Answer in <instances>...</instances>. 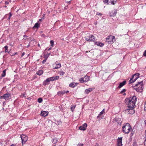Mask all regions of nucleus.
<instances>
[{
  "label": "nucleus",
  "mask_w": 146,
  "mask_h": 146,
  "mask_svg": "<svg viewBox=\"0 0 146 146\" xmlns=\"http://www.w3.org/2000/svg\"><path fill=\"white\" fill-rule=\"evenodd\" d=\"M136 101L137 98L135 96L131 97L129 98H126L125 100V103L128 104V106L131 107H135Z\"/></svg>",
  "instance_id": "1"
},
{
  "label": "nucleus",
  "mask_w": 146,
  "mask_h": 146,
  "mask_svg": "<svg viewBox=\"0 0 146 146\" xmlns=\"http://www.w3.org/2000/svg\"><path fill=\"white\" fill-rule=\"evenodd\" d=\"M122 128L123 132L125 134L129 133L132 129L131 126L129 123L124 124L123 125Z\"/></svg>",
  "instance_id": "2"
},
{
  "label": "nucleus",
  "mask_w": 146,
  "mask_h": 146,
  "mask_svg": "<svg viewBox=\"0 0 146 146\" xmlns=\"http://www.w3.org/2000/svg\"><path fill=\"white\" fill-rule=\"evenodd\" d=\"M143 81L138 82L137 84L134 86H132L133 88L137 92H141L143 90Z\"/></svg>",
  "instance_id": "3"
},
{
  "label": "nucleus",
  "mask_w": 146,
  "mask_h": 146,
  "mask_svg": "<svg viewBox=\"0 0 146 146\" xmlns=\"http://www.w3.org/2000/svg\"><path fill=\"white\" fill-rule=\"evenodd\" d=\"M59 78L58 76H53L50 78H48L44 81L43 82V84L44 85H48L49 84V82L50 81H53L58 80Z\"/></svg>",
  "instance_id": "4"
},
{
  "label": "nucleus",
  "mask_w": 146,
  "mask_h": 146,
  "mask_svg": "<svg viewBox=\"0 0 146 146\" xmlns=\"http://www.w3.org/2000/svg\"><path fill=\"white\" fill-rule=\"evenodd\" d=\"M115 41V37L114 36L110 35L108 36L106 39V42L110 44L113 43Z\"/></svg>",
  "instance_id": "5"
},
{
  "label": "nucleus",
  "mask_w": 146,
  "mask_h": 146,
  "mask_svg": "<svg viewBox=\"0 0 146 146\" xmlns=\"http://www.w3.org/2000/svg\"><path fill=\"white\" fill-rule=\"evenodd\" d=\"M134 108L135 107H131L128 106V108L125 110V112L128 114H133L135 112V110L134 109Z\"/></svg>",
  "instance_id": "6"
},
{
  "label": "nucleus",
  "mask_w": 146,
  "mask_h": 146,
  "mask_svg": "<svg viewBox=\"0 0 146 146\" xmlns=\"http://www.w3.org/2000/svg\"><path fill=\"white\" fill-rule=\"evenodd\" d=\"M113 123L117 124V125H121L122 121L120 118L118 117H116L113 120Z\"/></svg>",
  "instance_id": "7"
},
{
  "label": "nucleus",
  "mask_w": 146,
  "mask_h": 146,
  "mask_svg": "<svg viewBox=\"0 0 146 146\" xmlns=\"http://www.w3.org/2000/svg\"><path fill=\"white\" fill-rule=\"evenodd\" d=\"M21 138L23 144H24L27 141L28 137L24 135H21Z\"/></svg>",
  "instance_id": "8"
},
{
  "label": "nucleus",
  "mask_w": 146,
  "mask_h": 146,
  "mask_svg": "<svg viewBox=\"0 0 146 146\" xmlns=\"http://www.w3.org/2000/svg\"><path fill=\"white\" fill-rule=\"evenodd\" d=\"M122 137H118L117 139V146H122Z\"/></svg>",
  "instance_id": "9"
},
{
  "label": "nucleus",
  "mask_w": 146,
  "mask_h": 146,
  "mask_svg": "<svg viewBox=\"0 0 146 146\" xmlns=\"http://www.w3.org/2000/svg\"><path fill=\"white\" fill-rule=\"evenodd\" d=\"M3 98L5 100H8L11 97V94L7 93L3 95Z\"/></svg>",
  "instance_id": "10"
},
{
  "label": "nucleus",
  "mask_w": 146,
  "mask_h": 146,
  "mask_svg": "<svg viewBox=\"0 0 146 146\" xmlns=\"http://www.w3.org/2000/svg\"><path fill=\"white\" fill-rule=\"evenodd\" d=\"M117 11L116 9H114L111 11L110 13V16L111 17H114L117 14Z\"/></svg>",
  "instance_id": "11"
},
{
  "label": "nucleus",
  "mask_w": 146,
  "mask_h": 146,
  "mask_svg": "<svg viewBox=\"0 0 146 146\" xmlns=\"http://www.w3.org/2000/svg\"><path fill=\"white\" fill-rule=\"evenodd\" d=\"M86 40L87 41H94L95 40V37L93 35H92L89 38H86Z\"/></svg>",
  "instance_id": "12"
},
{
  "label": "nucleus",
  "mask_w": 146,
  "mask_h": 146,
  "mask_svg": "<svg viewBox=\"0 0 146 146\" xmlns=\"http://www.w3.org/2000/svg\"><path fill=\"white\" fill-rule=\"evenodd\" d=\"M87 126V124L84 123L79 127V129L81 130L84 131L86 129Z\"/></svg>",
  "instance_id": "13"
},
{
  "label": "nucleus",
  "mask_w": 146,
  "mask_h": 146,
  "mask_svg": "<svg viewBox=\"0 0 146 146\" xmlns=\"http://www.w3.org/2000/svg\"><path fill=\"white\" fill-rule=\"evenodd\" d=\"M139 74H135L133 75L132 78L134 82L139 78Z\"/></svg>",
  "instance_id": "14"
},
{
  "label": "nucleus",
  "mask_w": 146,
  "mask_h": 146,
  "mask_svg": "<svg viewBox=\"0 0 146 146\" xmlns=\"http://www.w3.org/2000/svg\"><path fill=\"white\" fill-rule=\"evenodd\" d=\"M48 111H42L40 114L41 116L45 117L48 115Z\"/></svg>",
  "instance_id": "15"
},
{
  "label": "nucleus",
  "mask_w": 146,
  "mask_h": 146,
  "mask_svg": "<svg viewBox=\"0 0 146 146\" xmlns=\"http://www.w3.org/2000/svg\"><path fill=\"white\" fill-rule=\"evenodd\" d=\"M78 83L75 82H72L69 85V86L71 88H74L76 86Z\"/></svg>",
  "instance_id": "16"
},
{
  "label": "nucleus",
  "mask_w": 146,
  "mask_h": 146,
  "mask_svg": "<svg viewBox=\"0 0 146 146\" xmlns=\"http://www.w3.org/2000/svg\"><path fill=\"white\" fill-rule=\"evenodd\" d=\"M126 82L125 81H123L122 82L120 83L118 86V88H121L125 84Z\"/></svg>",
  "instance_id": "17"
},
{
  "label": "nucleus",
  "mask_w": 146,
  "mask_h": 146,
  "mask_svg": "<svg viewBox=\"0 0 146 146\" xmlns=\"http://www.w3.org/2000/svg\"><path fill=\"white\" fill-rule=\"evenodd\" d=\"M95 44L100 47H102L104 45V44L103 43L99 42H95Z\"/></svg>",
  "instance_id": "18"
},
{
  "label": "nucleus",
  "mask_w": 146,
  "mask_h": 146,
  "mask_svg": "<svg viewBox=\"0 0 146 146\" xmlns=\"http://www.w3.org/2000/svg\"><path fill=\"white\" fill-rule=\"evenodd\" d=\"M93 89L92 88H90L86 89L85 91V93L86 94H88L90 92L93 90Z\"/></svg>",
  "instance_id": "19"
},
{
  "label": "nucleus",
  "mask_w": 146,
  "mask_h": 146,
  "mask_svg": "<svg viewBox=\"0 0 146 146\" xmlns=\"http://www.w3.org/2000/svg\"><path fill=\"white\" fill-rule=\"evenodd\" d=\"M108 3L114 5L116 3V0H108Z\"/></svg>",
  "instance_id": "20"
},
{
  "label": "nucleus",
  "mask_w": 146,
  "mask_h": 146,
  "mask_svg": "<svg viewBox=\"0 0 146 146\" xmlns=\"http://www.w3.org/2000/svg\"><path fill=\"white\" fill-rule=\"evenodd\" d=\"M84 82H87L90 80V76H86L84 78Z\"/></svg>",
  "instance_id": "21"
},
{
  "label": "nucleus",
  "mask_w": 146,
  "mask_h": 146,
  "mask_svg": "<svg viewBox=\"0 0 146 146\" xmlns=\"http://www.w3.org/2000/svg\"><path fill=\"white\" fill-rule=\"evenodd\" d=\"M105 109H103V110L101 111V112H100V113L97 116V118H99L100 116H101V115L105 113Z\"/></svg>",
  "instance_id": "22"
},
{
  "label": "nucleus",
  "mask_w": 146,
  "mask_h": 146,
  "mask_svg": "<svg viewBox=\"0 0 146 146\" xmlns=\"http://www.w3.org/2000/svg\"><path fill=\"white\" fill-rule=\"evenodd\" d=\"M43 73V71L41 70H40L38 71L36 73L37 75L39 76L41 75Z\"/></svg>",
  "instance_id": "23"
},
{
  "label": "nucleus",
  "mask_w": 146,
  "mask_h": 146,
  "mask_svg": "<svg viewBox=\"0 0 146 146\" xmlns=\"http://www.w3.org/2000/svg\"><path fill=\"white\" fill-rule=\"evenodd\" d=\"M65 93V91H61L59 92L58 93V94L59 95H62L64 94Z\"/></svg>",
  "instance_id": "24"
},
{
  "label": "nucleus",
  "mask_w": 146,
  "mask_h": 146,
  "mask_svg": "<svg viewBox=\"0 0 146 146\" xmlns=\"http://www.w3.org/2000/svg\"><path fill=\"white\" fill-rule=\"evenodd\" d=\"M61 67V64L60 63H59L58 64H56L55 67L54 68L55 69H57L58 68H60Z\"/></svg>",
  "instance_id": "25"
},
{
  "label": "nucleus",
  "mask_w": 146,
  "mask_h": 146,
  "mask_svg": "<svg viewBox=\"0 0 146 146\" xmlns=\"http://www.w3.org/2000/svg\"><path fill=\"white\" fill-rule=\"evenodd\" d=\"M126 91V90L125 89H124L121 91L120 93L121 94H123V95H126V94L125 93V92Z\"/></svg>",
  "instance_id": "26"
},
{
  "label": "nucleus",
  "mask_w": 146,
  "mask_h": 146,
  "mask_svg": "<svg viewBox=\"0 0 146 146\" xmlns=\"http://www.w3.org/2000/svg\"><path fill=\"white\" fill-rule=\"evenodd\" d=\"M40 27V25L39 24L37 23H36L34 26L33 27V28H39Z\"/></svg>",
  "instance_id": "27"
},
{
  "label": "nucleus",
  "mask_w": 146,
  "mask_h": 146,
  "mask_svg": "<svg viewBox=\"0 0 146 146\" xmlns=\"http://www.w3.org/2000/svg\"><path fill=\"white\" fill-rule=\"evenodd\" d=\"M6 75V70H3V73L1 74V76L3 77H4Z\"/></svg>",
  "instance_id": "28"
},
{
  "label": "nucleus",
  "mask_w": 146,
  "mask_h": 146,
  "mask_svg": "<svg viewBox=\"0 0 146 146\" xmlns=\"http://www.w3.org/2000/svg\"><path fill=\"white\" fill-rule=\"evenodd\" d=\"M79 80L80 82H81V83H83L84 82H84V78H80L79 79Z\"/></svg>",
  "instance_id": "29"
},
{
  "label": "nucleus",
  "mask_w": 146,
  "mask_h": 146,
  "mask_svg": "<svg viewBox=\"0 0 146 146\" xmlns=\"http://www.w3.org/2000/svg\"><path fill=\"white\" fill-rule=\"evenodd\" d=\"M4 48L5 49V52H8V46H5L4 47Z\"/></svg>",
  "instance_id": "30"
},
{
  "label": "nucleus",
  "mask_w": 146,
  "mask_h": 146,
  "mask_svg": "<svg viewBox=\"0 0 146 146\" xmlns=\"http://www.w3.org/2000/svg\"><path fill=\"white\" fill-rule=\"evenodd\" d=\"M135 82L133 80L132 78H131L129 82V84H130L131 83H133Z\"/></svg>",
  "instance_id": "31"
},
{
  "label": "nucleus",
  "mask_w": 146,
  "mask_h": 146,
  "mask_svg": "<svg viewBox=\"0 0 146 146\" xmlns=\"http://www.w3.org/2000/svg\"><path fill=\"white\" fill-rule=\"evenodd\" d=\"M50 53H48V54H46L45 55H44L45 58L47 59L48 58V56H49V55H50Z\"/></svg>",
  "instance_id": "32"
},
{
  "label": "nucleus",
  "mask_w": 146,
  "mask_h": 146,
  "mask_svg": "<svg viewBox=\"0 0 146 146\" xmlns=\"http://www.w3.org/2000/svg\"><path fill=\"white\" fill-rule=\"evenodd\" d=\"M50 44L51 45V46L52 47L54 45V41L52 40H51L50 41Z\"/></svg>",
  "instance_id": "33"
},
{
  "label": "nucleus",
  "mask_w": 146,
  "mask_h": 146,
  "mask_svg": "<svg viewBox=\"0 0 146 146\" xmlns=\"http://www.w3.org/2000/svg\"><path fill=\"white\" fill-rule=\"evenodd\" d=\"M42 99L41 98H39L38 99V102L39 103H40L41 102H42Z\"/></svg>",
  "instance_id": "34"
},
{
  "label": "nucleus",
  "mask_w": 146,
  "mask_h": 146,
  "mask_svg": "<svg viewBox=\"0 0 146 146\" xmlns=\"http://www.w3.org/2000/svg\"><path fill=\"white\" fill-rule=\"evenodd\" d=\"M52 143H56L57 142V140L56 139H53L52 140Z\"/></svg>",
  "instance_id": "35"
},
{
  "label": "nucleus",
  "mask_w": 146,
  "mask_h": 146,
  "mask_svg": "<svg viewBox=\"0 0 146 146\" xmlns=\"http://www.w3.org/2000/svg\"><path fill=\"white\" fill-rule=\"evenodd\" d=\"M75 106L74 105L73 106L71 107V110L72 111H74V109H75Z\"/></svg>",
  "instance_id": "36"
},
{
  "label": "nucleus",
  "mask_w": 146,
  "mask_h": 146,
  "mask_svg": "<svg viewBox=\"0 0 146 146\" xmlns=\"http://www.w3.org/2000/svg\"><path fill=\"white\" fill-rule=\"evenodd\" d=\"M57 123L58 125H60L61 124L62 122L60 120H59L57 121Z\"/></svg>",
  "instance_id": "37"
},
{
  "label": "nucleus",
  "mask_w": 146,
  "mask_h": 146,
  "mask_svg": "<svg viewBox=\"0 0 146 146\" xmlns=\"http://www.w3.org/2000/svg\"><path fill=\"white\" fill-rule=\"evenodd\" d=\"M46 59L45 58V59L44 60H43L42 62V63L43 64H44L45 63V62H46Z\"/></svg>",
  "instance_id": "38"
},
{
  "label": "nucleus",
  "mask_w": 146,
  "mask_h": 146,
  "mask_svg": "<svg viewBox=\"0 0 146 146\" xmlns=\"http://www.w3.org/2000/svg\"><path fill=\"white\" fill-rule=\"evenodd\" d=\"M132 146H136V142H134Z\"/></svg>",
  "instance_id": "39"
},
{
  "label": "nucleus",
  "mask_w": 146,
  "mask_h": 146,
  "mask_svg": "<svg viewBox=\"0 0 146 146\" xmlns=\"http://www.w3.org/2000/svg\"><path fill=\"white\" fill-rule=\"evenodd\" d=\"M65 73L63 71H62L60 72V75H63Z\"/></svg>",
  "instance_id": "40"
},
{
  "label": "nucleus",
  "mask_w": 146,
  "mask_h": 146,
  "mask_svg": "<svg viewBox=\"0 0 146 146\" xmlns=\"http://www.w3.org/2000/svg\"><path fill=\"white\" fill-rule=\"evenodd\" d=\"M9 17L8 18V19H10V17H11V16H12V14H11V13L10 12L9 13Z\"/></svg>",
  "instance_id": "41"
},
{
  "label": "nucleus",
  "mask_w": 146,
  "mask_h": 146,
  "mask_svg": "<svg viewBox=\"0 0 146 146\" xmlns=\"http://www.w3.org/2000/svg\"><path fill=\"white\" fill-rule=\"evenodd\" d=\"M97 15H100V16H101V15H102V14L101 13H97Z\"/></svg>",
  "instance_id": "42"
},
{
  "label": "nucleus",
  "mask_w": 146,
  "mask_h": 146,
  "mask_svg": "<svg viewBox=\"0 0 146 146\" xmlns=\"http://www.w3.org/2000/svg\"><path fill=\"white\" fill-rule=\"evenodd\" d=\"M77 146H83V144L81 143L78 144Z\"/></svg>",
  "instance_id": "43"
},
{
  "label": "nucleus",
  "mask_w": 146,
  "mask_h": 146,
  "mask_svg": "<svg viewBox=\"0 0 146 146\" xmlns=\"http://www.w3.org/2000/svg\"><path fill=\"white\" fill-rule=\"evenodd\" d=\"M143 55L144 56H146V50L143 53Z\"/></svg>",
  "instance_id": "44"
},
{
  "label": "nucleus",
  "mask_w": 146,
  "mask_h": 146,
  "mask_svg": "<svg viewBox=\"0 0 146 146\" xmlns=\"http://www.w3.org/2000/svg\"><path fill=\"white\" fill-rule=\"evenodd\" d=\"M23 36H24V38H24L25 39H26L28 37V36H27L26 35H24Z\"/></svg>",
  "instance_id": "45"
},
{
  "label": "nucleus",
  "mask_w": 146,
  "mask_h": 146,
  "mask_svg": "<svg viewBox=\"0 0 146 146\" xmlns=\"http://www.w3.org/2000/svg\"><path fill=\"white\" fill-rule=\"evenodd\" d=\"M104 3H108V0H105V1H104Z\"/></svg>",
  "instance_id": "46"
},
{
  "label": "nucleus",
  "mask_w": 146,
  "mask_h": 146,
  "mask_svg": "<svg viewBox=\"0 0 146 146\" xmlns=\"http://www.w3.org/2000/svg\"><path fill=\"white\" fill-rule=\"evenodd\" d=\"M5 4L6 5H8L9 4V3L8 2L6 1L5 2Z\"/></svg>",
  "instance_id": "47"
},
{
  "label": "nucleus",
  "mask_w": 146,
  "mask_h": 146,
  "mask_svg": "<svg viewBox=\"0 0 146 146\" xmlns=\"http://www.w3.org/2000/svg\"><path fill=\"white\" fill-rule=\"evenodd\" d=\"M25 94H23V95H22L21 96V97H22V98H23V97H25Z\"/></svg>",
  "instance_id": "48"
},
{
  "label": "nucleus",
  "mask_w": 146,
  "mask_h": 146,
  "mask_svg": "<svg viewBox=\"0 0 146 146\" xmlns=\"http://www.w3.org/2000/svg\"><path fill=\"white\" fill-rule=\"evenodd\" d=\"M52 48V47H50V48H49L48 49V50L49 51L50 50H51Z\"/></svg>",
  "instance_id": "49"
},
{
  "label": "nucleus",
  "mask_w": 146,
  "mask_h": 146,
  "mask_svg": "<svg viewBox=\"0 0 146 146\" xmlns=\"http://www.w3.org/2000/svg\"><path fill=\"white\" fill-rule=\"evenodd\" d=\"M2 98H3V96H0V99H2Z\"/></svg>",
  "instance_id": "50"
},
{
  "label": "nucleus",
  "mask_w": 146,
  "mask_h": 146,
  "mask_svg": "<svg viewBox=\"0 0 146 146\" xmlns=\"http://www.w3.org/2000/svg\"><path fill=\"white\" fill-rule=\"evenodd\" d=\"M95 146H99V145L98 143H96L95 144Z\"/></svg>",
  "instance_id": "51"
},
{
  "label": "nucleus",
  "mask_w": 146,
  "mask_h": 146,
  "mask_svg": "<svg viewBox=\"0 0 146 146\" xmlns=\"http://www.w3.org/2000/svg\"><path fill=\"white\" fill-rule=\"evenodd\" d=\"M144 145L146 146V141H144Z\"/></svg>",
  "instance_id": "52"
},
{
  "label": "nucleus",
  "mask_w": 146,
  "mask_h": 146,
  "mask_svg": "<svg viewBox=\"0 0 146 146\" xmlns=\"http://www.w3.org/2000/svg\"><path fill=\"white\" fill-rule=\"evenodd\" d=\"M41 36H42L43 37H44V36H45V35H44V34H42V35Z\"/></svg>",
  "instance_id": "53"
},
{
  "label": "nucleus",
  "mask_w": 146,
  "mask_h": 146,
  "mask_svg": "<svg viewBox=\"0 0 146 146\" xmlns=\"http://www.w3.org/2000/svg\"><path fill=\"white\" fill-rule=\"evenodd\" d=\"M25 54V52L23 53L22 54V56H23Z\"/></svg>",
  "instance_id": "54"
},
{
  "label": "nucleus",
  "mask_w": 146,
  "mask_h": 146,
  "mask_svg": "<svg viewBox=\"0 0 146 146\" xmlns=\"http://www.w3.org/2000/svg\"><path fill=\"white\" fill-rule=\"evenodd\" d=\"M17 54V52H15V53L13 54V55H12V56H13L14 55H15V54Z\"/></svg>",
  "instance_id": "55"
},
{
  "label": "nucleus",
  "mask_w": 146,
  "mask_h": 146,
  "mask_svg": "<svg viewBox=\"0 0 146 146\" xmlns=\"http://www.w3.org/2000/svg\"><path fill=\"white\" fill-rule=\"evenodd\" d=\"M69 91H65V93H67L68 92H69Z\"/></svg>",
  "instance_id": "56"
},
{
  "label": "nucleus",
  "mask_w": 146,
  "mask_h": 146,
  "mask_svg": "<svg viewBox=\"0 0 146 146\" xmlns=\"http://www.w3.org/2000/svg\"><path fill=\"white\" fill-rule=\"evenodd\" d=\"M10 146H15V145L14 144H12Z\"/></svg>",
  "instance_id": "57"
},
{
  "label": "nucleus",
  "mask_w": 146,
  "mask_h": 146,
  "mask_svg": "<svg viewBox=\"0 0 146 146\" xmlns=\"http://www.w3.org/2000/svg\"><path fill=\"white\" fill-rule=\"evenodd\" d=\"M70 1H68L67 2L68 3H69V4L70 3Z\"/></svg>",
  "instance_id": "58"
},
{
  "label": "nucleus",
  "mask_w": 146,
  "mask_h": 146,
  "mask_svg": "<svg viewBox=\"0 0 146 146\" xmlns=\"http://www.w3.org/2000/svg\"><path fill=\"white\" fill-rule=\"evenodd\" d=\"M145 140H144V141H146V135L145 136Z\"/></svg>",
  "instance_id": "59"
},
{
  "label": "nucleus",
  "mask_w": 146,
  "mask_h": 146,
  "mask_svg": "<svg viewBox=\"0 0 146 146\" xmlns=\"http://www.w3.org/2000/svg\"><path fill=\"white\" fill-rule=\"evenodd\" d=\"M64 8L65 9H67V7H66Z\"/></svg>",
  "instance_id": "60"
},
{
  "label": "nucleus",
  "mask_w": 146,
  "mask_h": 146,
  "mask_svg": "<svg viewBox=\"0 0 146 146\" xmlns=\"http://www.w3.org/2000/svg\"><path fill=\"white\" fill-rule=\"evenodd\" d=\"M42 19H40L39 20V21H42Z\"/></svg>",
  "instance_id": "61"
},
{
  "label": "nucleus",
  "mask_w": 146,
  "mask_h": 146,
  "mask_svg": "<svg viewBox=\"0 0 146 146\" xmlns=\"http://www.w3.org/2000/svg\"><path fill=\"white\" fill-rule=\"evenodd\" d=\"M145 123L146 124V120H145Z\"/></svg>",
  "instance_id": "62"
},
{
  "label": "nucleus",
  "mask_w": 146,
  "mask_h": 146,
  "mask_svg": "<svg viewBox=\"0 0 146 146\" xmlns=\"http://www.w3.org/2000/svg\"><path fill=\"white\" fill-rule=\"evenodd\" d=\"M131 134H132V135L133 134V133H132V132L131 133Z\"/></svg>",
  "instance_id": "63"
},
{
  "label": "nucleus",
  "mask_w": 146,
  "mask_h": 146,
  "mask_svg": "<svg viewBox=\"0 0 146 146\" xmlns=\"http://www.w3.org/2000/svg\"><path fill=\"white\" fill-rule=\"evenodd\" d=\"M38 46H40V44H38Z\"/></svg>",
  "instance_id": "64"
}]
</instances>
